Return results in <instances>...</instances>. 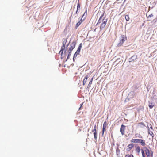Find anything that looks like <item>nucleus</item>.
<instances>
[{
  "label": "nucleus",
  "instance_id": "obj_6",
  "mask_svg": "<svg viewBox=\"0 0 157 157\" xmlns=\"http://www.w3.org/2000/svg\"><path fill=\"white\" fill-rule=\"evenodd\" d=\"M125 126L123 124L121 125L120 130V132H121V134L123 135L124 133V130H125Z\"/></svg>",
  "mask_w": 157,
  "mask_h": 157
},
{
  "label": "nucleus",
  "instance_id": "obj_20",
  "mask_svg": "<svg viewBox=\"0 0 157 157\" xmlns=\"http://www.w3.org/2000/svg\"><path fill=\"white\" fill-rule=\"evenodd\" d=\"M140 151V148L139 146H138L136 149V151L138 153H139Z\"/></svg>",
  "mask_w": 157,
  "mask_h": 157
},
{
  "label": "nucleus",
  "instance_id": "obj_23",
  "mask_svg": "<svg viewBox=\"0 0 157 157\" xmlns=\"http://www.w3.org/2000/svg\"><path fill=\"white\" fill-rule=\"evenodd\" d=\"M106 122L105 121L104 122L103 124V130L105 129V128L106 127Z\"/></svg>",
  "mask_w": 157,
  "mask_h": 157
},
{
  "label": "nucleus",
  "instance_id": "obj_26",
  "mask_svg": "<svg viewBox=\"0 0 157 157\" xmlns=\"http://www.w3.org/2000/svg\"><path fill=\"white\" fill-rule=\"evenodd\" d=\"M61 53V59H62L63 58H64L66 56H65V55L63 54V53Z\"/></svg>",
  "mask_w": 157,
  "mask_h": 157
},
{
  "label": "nucleus",
  "instance_id": "obj_34",
  "mask_svg": "<svg viewBox=\"0 0 157 157\" xmlns=\"http://www.w3.org/2000/svg\"><path fill=\"white\" fill-rule=\"evenodd\" d=\"M77 56L76 55H75V54H74L73 59L74 61L75 59L77 57Z\"/></svg>",
  "mask_w": 157,
  "mask_h": 157
},
{
  "label": "nucleus",
  "instance_id": "obj_43",
  "mask_svg": "<svg viewBox=\"0 0 157 157\" xmlns=\"http://www.w3.org/2000/svg\"><path fill=\"white\" fill-rule=\"evenodd\" d=\"M147 155V157H150V154H147V155Z\"/></svg>",
  "mask_w": 157,
  "mask_h": 157
},
{
  "label": "nucleus",
  "instance_id": "obj_42",
  "mask_svg": "<svg viewBox=\"0 0 157 157\" xmlns=\"http://www.w3.org/2000/svg\"><path fill=\"white\" fill-rule=\"evenodd\" d=\"M125 157H130V155H125Z\"/></svg>",
  "mask_w": 157,
  "mask_h": 157
},
{
  "label": "nucleus",
  "instance_id": "obj_22",
  "mask_svg": "<svg viewBox=\"0 0 157 157\" xmlns=\"http://www.w3.org/2000/svg\"><path fill=\"white\" fill-rule=\"evenodd\" d=\"M86 15H87V10H86L84 13V14L82 15V17H85V18H86Z\"/></svg>",
  "mask_w": 157,
  "mask_h": 157
},
{
  "label": "nucleus",
  "instance_id": "obj_39",
  "mask_svg": "<svg viewBox=\"0 0 157 157\" xmlns=\"http://www.w3.org/2000/svg\"><path fill=\"white\" fill-rule=\"evenodd\" d=\"M149 126L150 127V128L151 129H152L153 130L151 124H149Z\"/></svg>",
  "mask_w": 157,
  "mask_h": 157
},
{
  "label": "nucleus",
  "instance_id": "obj_24",
  "mask_svg": "<svg viewBox=\"0 0 157 157\" xmlns=\"http://www.w3.org/2000/svg\"><path fill=\"white\" fill-rule=\"evenodd\" d=\"M125 18L126 21H128L129 20V16L128 15H125Z\"/></svg>",
  "mask_w": 157,
  "mask_h": 157
},
{
  "label": "nucleus",
  "instance_id": "obj_36",
  "mask_svg": "<svg viewBox=\"0 0 157 157\" xmlns=\"http://www.w3.org/2000/svg\"><path fill=\"white\" fill-rule=\"evenodd\" d=\"M150 155H151V157H152L153 156V151L151 150V151Z\"/></svg>",
  "mask_w": 157,
  "mask_h": 157
},
{
  "label": "nucleus",
  "instance_id": "obj_11",
  "mask_svg": "<svg viewBox=\"0 0 157 157\" xmlns=\"http://www.w3.org/2000/svg\"><path fill=\"white\" fill-rule=\"evenodd\" d=\"M144 149L146 155L150 154V151L146 147H144Z\"/></svg>",
  "mask_w": 157,
  "mask_h": 157
},
{
  "label": "nucleus",
  "instance_id": "obj_9",
  "mask_svg": "<svg viewBox=\"0 0 157 157\" xmlns=\"http://www.w3.org/2000/svg\"><path fill=\"white\" fill-rule=\"evenodd\" d=\"M152 98L155 100L157 99V95L154 90L152 92Z\"/></svg>",
  "mask_w": 157,
  "mask_h": 157
},
{
  "label": "nucleus",
  "instance_id": "obj_49",
  "mask_svg": "<svg viewBox=\"0 0 157 157\" xmlns=\"http://www.w3.org/2000/svg\"><path fill=\"white\" fill-rule=\"evenodd\" d=\"M156 103L157 104V99L156 100V101H155Z\"/></svg>",
  "mask_w": 157,
  "mask_h": 157
},
{
  "label": "nucleus",
  "instance_id": "obj_33",
  "mask_svg": "<svg viewBox=\"0 0 157 157\" xmlns=\"http://www.w3.org/2000/svg\"><path fill=\"white\" fill-rule=\"evenodd\" d=\"M92 83V82L91 81H90L89 82L88 85V86H87L88 88H89L90 86L91 85Z\"/></svg>",
  "mask_w": 157,
  "mask_h": 157
},
{
  "label": "nucleus",
  "instance_id": "obj_12",
  "mask_svg": "<svg viewBox=\"0 0 157 157\" xmlns=\"http://www.w3.org/2000/svg\"><path fill=\"white\" fill-rule=\"evenodd\" d=\"M65 46H63L61 47V50L59 52V54H60V53H63V51L65 49Z\"/></svg>",
  "mask_w": 157,
  "mask_h": 157
},
{
  "label": "nucleus",
  "instance_id": "obj_7",
  "mask_svg": "<svg viewBox=\"0 0 157 157\" xmlns=\"http://www.w3.org/2000/svg\"><path fill=\"white\" fill-rule=\"evenodd\" d=\"M137 58V56L135 55H134L129 59V61L130 62L135 61L136 59Z\"/></svg>",
  "mask_w": 157,
  "mask_h": 157
},
{
  "label": "nucleus",
  "instance_id": "obj_31",
  "mask_svg": "<svg viewBox=\"0 0 157 157\" xmlns=\"http://www.w3.org/2000/svg\"><path fill=\"white\" fill-rule=\"evenodd\" d=\"M141 151H142L141 152H142V157H145V154H144V150L142 149H141Z\"/></svg>",
  "mask_w": 157,
  "mask_h": 157
},
{
  "label": "nucleus",
  "instance_id": "obj_17",
  "mask_svg": "<svg viewBox=\"0 0 157 157\" xmlns=\"http://www.w3.org/2000/svg\"><path fill=\"white\" fill-rule=\"evenodd\" d=\"M149 104L148 106H149L150 109H151L154 106V105L152 104V103H151L150 102H149Z\"/></svg>",
  "mask_w": 157,
  "mask_h": 157
},
{
  "label": "nucleus",
  "instance_id": "obj_37",
  "mask_svg": "<svg viewBox=\"0 0 157 157\" xmlns=\"http://www.w3.org/2000/svg\"><path fill=\"white\" fill-rule=\"evenodd\" d=\"M67 50L66 49L65 51H64V53H63V55H65V56H66V55H67Z\"/></svg>",
  "mask_w": 157,
  "mask_h": 157
},
{
  "label": "nucleus",
  "instance_id": "obj_48",
  "mask_svg": "<svg viewBox=\"0 0 157 157\" xmlns=\"http://www.w3.org/2000/svg\"><path fill=\"white\" fill-rule=\"evenodd\" d=\"M139 137L141 138H142V137L141 136H139Z\"/></svg>",
  "mask_w": 157,
  "mask_h": 157
},
{
  "label": "nucleus",
  "instance_id": "obj_38",
  "mask_svg": "<svg viewBox=\"0 0 157 157\" xmlns=\"http://www.w3.org/2000/svg\"><path fill=\"white\" fill-rule=\"evenodd\" d=\"M80 52H78V51L77 50L76 52L74 54H75L77 56L78 55Z\"/></svg>",
  "mask_w": 157,
  "mask_h": 157
},
{
  "label": "nucleus",
  "instance_id": "obj_14",
  "mask_svg": "<svg viewBox=\"0 0 157 157\" xmlns=\"http://www.w3.org/2000/svg\"><path fill=\"white\" fill-rule=\"evenodd\" d=\"M148 133L150 135H151L152 136V137H153L154 136V135L153 133V132L152 131H150L149 129V126L148 125Z\"/></svg>",
  "mask_w": 157,
  "mask_h": 157
},
{
  "label": "nucleus",
  "instance_id": "obj_32",
  "mask_svg": "<svg viewBox=\"0 0 157 157\" xmlns=\"http://www.w3.org/2000/svg\"><path fill=\"white\" fill-rule=\"evenodd\" d=\"M120 150L117 147V149H116V152H117V154L118 155V154H119V153H120Z\"/></svg>",
  "mask_w": 157,
  "mask_h": 157
},
{
  "label": "nucleus",
  "instance_id": "obj_41",
  "mask_svg": "<svg viewBox=\"0 0 157 157\" xmlns=\"http://www.w3.org/2000/svg\"><path fill=\"white\" fill-rule=\"evenodd\" d=\"M92 131L93 132H97L96 129H94L93 130H92Z\"/></svg>",
  "mask_w": 157,
  "mask_h": 157
},
{
  "label": "nucleus",
  "instance_id": "obj_44",
  "mask_svg": "<svg viewBox=\"0 0 157 157\" xmlns=\"http://www.w3.org/2000/svg\"><path fill=\"white\" fill-rule=\"evenodd\" d=\"M96 125L95 124V125L94 126V129H96Z\"/></svg>",
  "mask_w": 157,
  "mask_h": 157
},
{
  "label": "nucleus",
  "instance_id": "obj_10",
  "mask_svg": "<svg viewBox=\"0 0 157 157\" xmlns=\"http://www.w3.org/2000/svg\"><path fill=\"white\" fill-rule=\"evenodd\" d=\"M134 144H129L128 146V148H127V150L129 151L132 148L134 147Z\"/></svg>",
  "mask_w": 157,
  "mask_h": 157
},
{
  "label": "nucleus",
  "instance_id": "obj_3",
  "mask_svg": "<svg viewBox=\"0 0 157 157\" xmlns=\"http://www.w3.org/2000/svg\"><path fill=\"white\" fill-rule=\"evenodd\" d=\"M76 44V42L75 41H73V42L71 44L70 47L69 48L68 51H69L71 52L75 48Z\"/></svg>",
  "mask_w": 157,
  "mask_h": 157
},
{
  "label": "nucleus",
  "instance_id": "obj_18",
  "mask_svg": "<svg viewBox=\"0 0 157 157\" xmlns=\"http://www.w3.org/2000/svg\"><path fill=\"white\" fill-rule=\"evenodd\" d=\"M85 17H82L80 19V20L78 22H79L81 24L85 19Z\"/></svg>",
  "mask_w": 157,
  "mask_h": 157
},
{
  "label": "nucleus",
  "instance_id": "obj_27",
  "mask_svg": "<svg viewBox=\"0 0 157 157\" xmlns=\"http://www.w3.org/2000/svg\"><path fill=\"white\" fill-rule=\"evenodd\" d=\"M61 53V59H62L63 58H64L66 56H65V55L63 54V53Z\"/></svg>",
  "mask_w": 157,
  "mask_h": 157
},
{
  "label": "nucleus",
  "instance_id": "obj_1",
  "mask_svg": "<svg viewBox=\"0 0 157 157\" xmlns=\"http://www.w3.org/2000/svg\"><path fill=\"white\" fill-rule=\"evenodd\" d=\"M126 40L127 37L126 36L121 35L119 37V43L117 44V46L119 47L121 46Z\"/></svg>",
  "mask_w": 157,
  "mask_h": 157
},
{
  "label": "nucleus",
  "instance_id": "obj_53",
  "mask_svg": "<svg viewBox=\"0 0 157 157\" xmlns=\"http://www.w3.org/2000/svg\"><path fill=\"white\" fill-rule=\"evenodd\" d=\"M81 107V106L80 107ZM81 107H80L79 108V109H80V108Z\"/></svg>",
  "mask_w": 157,
  "mask_h": 157
},
{
  "label": "nucleus",
  "instance_id": "obj_21",
  "mask_svg": "<svg viewBox=\"0 0 157 157\" xmlns=\"http://www.w3.org/2000/svg\"><path fill=\"white\" fill-rule=\"evenodd\" d=\"M94 136V139L95 140H96L97 138V132H93Z\"/></svg>",
  "mask_w": 157,
  "mask_h": 157
},
{
  "label": "nucleus",
  "instance_id": "obj_50",
  "mask_svg": "<svg viewBox=\"0 0 157 157\" xmlns=\"http://www.w3.org/2000/svg\"><path fill=\"white\" fill-rule=\"evenodd\" d=\"M132 157H134L133 155H132Z\"/></svg>",
  "mask_w": 157,
  "mask_h": 157
},
{
  "label": "nucleus",
  "instance_id": "obj_4",
  "mask_svg": "<svg viewBox=\"0 0 157 157\" xmlns=\"http://www.w3.org/2000/svg\"><path fill=\"white\" fill-rule=\"evenodd\" d=\"M104 15V13H103L102 14H101L100 17V18L98 21V22L96 24V25H98V24H100V23L102 22V21H103V20L104 19H107V18H106L105 17H103V16Z\"/></svg>",
  "mask_w": 157,
  "mask_h": 157
},
{
  "label": "nucleus",
  "instance_id": "obj_47",
  "mask_svg": "<svg viewBox=\"0 0 157 157\" xmlns=\"http://www.w3.org/2000/svg\"><path fill=\"white\" fill-rule=\"evenodd\" d=\"M100 13H101V12H98V13L97 14H98H98H99V15H100Z\"/></svg>",
  "mask_w": 157,
  "mask_h": 157
},
{
  "label": "nucleus",
  "instance_id": "obj_29",
  "mask_svg": "<svg viewBox=\"0 0 157 157\" xmlns=\"http://www.w3.org/2000/svg\"><path fill=\"white\" fill-rule=\"evenodd\" d=\"M81 24L79 22H78L76 25L75 28L77 29V27H78Z\"/></svg>",
  "mask_w": 157,
  "mask_h": 157
},
{
  "label": "nucleus",
  "instance_id": "obj_30",
  "mask_svg": "<svg viewBox=\"0 0 157 157\" xmlns=\"http://www.w3.org/2000/svg\"><path fill=\"white\" fill-rule=\"evenodd\" d=\"M131 142L136 143V139H132L131 141Z\"/></svg>",
  "mask_w": 157,
  "mask_h": 157
},
{
  "label": "nucleus",
  "instance_id": "obj_16",
  "mask_svg": "<svg viewBox=\"0 0 157 157\" xmlns=\"http://www.w3.org/2000/svg\"><path fill=\"white\" fill-rule=\"evenodd\" d=\"M82 48V43H80L78 47V48L77 51L78 52H80L81 49Z\"/></svg>",
  "mask_w": 157,
  "mask_h": 157
},
{
  "label": "nucleus",
  "instance_id": "obj_35",
  "mask_svg": "<svg viewBox=\"0 0 157 157\" xmlns=\"http://www.w3.org/2000/svg\"><path fill=\"white\" fill-rule=\"evenodd\" d=\"M153 14H151L148 16V18L151 17H153Z\"/></svg>",
  "mask_w": 157,
  "mask_h": 157
},
{
  "label": "nucleus",
  "instance_id": "obj_45",
  "mask_svg": "<svg viewBox=\"0 0 157 157\" xmlns=\"http://www.w3.org/2000/svg\"><path fill=\"white\" fill-rule=\"evenodd\" d=\"M93 79V78H91V80H90V81H91L92 82Z\"/></svg>",
  "mask_w": 157,
  "mask_h": 157
},
{
  "label": "nucleus",
  "instance_id": "obj_15",
  "mask_svg": "<svg viewBox=\"0 0 157 157\" xmlns=\"http://www.w3.org/2000/svg\"><path fill=\"white\" fill-rule=\"evenodd\" d=\"M67 52H68V55H67V59L65 60L66 62L67 61V60L69 58L70 56L71 55V51H69L68 50Z\"/></svg>",
  "mask_w": 157,
  "mask_h": 157
},
{
  "label": "nucleus",
  "instance_id": "obj_51",
  "mask_svg": "<svg viewBox=\"0 0 157 157\" xmlns=\"http://www.w3.org/2000/svg\"><path fill=\"white\" fill-rule=\"evenodd\" d=\"M82 104H81V106H82Z\"/></svg>",
  "mask_w": 157,
  "mask_h": 157
},
{
  "label": "nucleus",
  "instance_id": "obj_28",
  "mask_svg": "<svg viewBox=\"0 0 157 157\" xmlns=\"http://www.w3.org/2000/svg\"><path fill=\"white\" fill-rule=\"evenodd\" d=\"M61 53V59H62L63 58H64L66 56H65V55L63 54V53Z\"/></svg>",
  "mask_w": 157,
  "mask_h": 157
},
{
  "label": "nucleus",
  "instance_id": "obj_52",
  "mask_svg": "<svg viewBox=\"0 0 157 157\" xmlns=\"http://www.w3.org/2000/svg\"><path fill=\"white\" fill-rule=\"evenodd\" d=\"M141 124H143V123H141Z\"/></svg>",
  "mask_w": 157,
  "mask_h": 157
},
{
  "label": "nucleus",
  "instance_id": "obj_8",
  "mask_svg": "<svg viewBox=\"0 0 157 157\" xmlns=\"http://www.w3.org/2000/svg\"><path fill=\"white\" fill-rule=\"evenodd\" d=\"M89 77V76H88V75L85 76V77L83 80V85H85V84H86V82L87 80V78H88Z\"/></svg>",
  "mask_w": 157,
  "mask_h": 157
},
{
  "label": "nucleus",
  "instance_id": "obj_5",
  "mask_svg": "<svg viewBox=\"0 0 157 157\" xmlns=\"http://www.w3.org/2000/svg\"><path fill=\"white\" fill-rule=\"evenodd\" d=\"M136 143H140L142 146H144L146 145L145 141L142 139H136Z\"/></svg>",
  "mask_w": 157,
  "mask_h": 157
},
{
  "label": "nucleus",
  "instance_id": "obj_46",
  "mask_svg": "<svg viewBox=\"0 0 157 157\" xmlns=\"http://www.w3.org/2000/svg\"><path fill=\"white\" fill-rule=\"evenodd\" d=\"M69 45V44H68L67 45V46H66V47H68V46Z\"/></svg>",
  "mask_w": 157,
  "mask_h": 157
},
{
  "label": "nucleus",
  "instance_id": "obj_19",
  "mask_svg": "<svg viewBox=\"0 0 157 157\" xmlns=\"http://www.w3.org/2000/svg\"><path fill=\"white\" fill-rule=\"evenodd\" d=\"M67 41V39H64V40L62 43L63 46H65Z\"/></svg>",
  "mask_w": 157,
  "mask_h": 157
},
{
  "label": "nucleus",
  "instance_id": "obj_25",
  "mask_svg": "<svg viewBox=\"0 0 157 157\" xmlns=\"http://www.w3.org/2000/svg\"><path fill=\"white\" fill-rule=\"evenodd\" d=\"M61 53V59H62L63 58H64L66 56H65V55L63 54V53Z\"/></svg>",
  "mask_w": 157,
  "mask_h": 157
},
{
  "label": "nucleus",
  "instance_id": "obj_40",
  "mask_svg": "<svg viewBox=\"0 0 157 157\" xmlns=\"http://www.w3.org/2000/svg\"><path fill=\"white\" fill-rule=\"evenodd\" d=\"M105 130V129L103 130V129H102V136H103L104 135Z\"/></svg>",
  "mask_w": 157,
  "mask_h": 157
},
{
  "label": "nucleus",
  "instance_id": "obj_13",
  "mask_svg": "<svg viewBox=\"0 0 157 157\" xmlns=\"http://www.w3.org/2000/svg\"><path fill=\"white\" fill-rule=\"evenodd\" d=\"M80 4H79V2H78L77 6V10L76 12V14H77L78 13V11L79 10H80Z\"/></svg>",
  "mask_w": 157,
  "mask_h": 157
},
{
  "label": "nucleus",
  "instance_id": "obj_2",
  "mask_svg": "<svg viewBox=\"0 0 157 157\" xmlns=\"http://www.w3.org/2000/svg\"><path fill=\"white\" fill-rule=\"evenodd\" d=\"M107 21V19H104L103 20L102 23H101L100 26V29L101 30H102L105 28L106 24Z\"/></svg>",
  "mask_w": 157,
  "mask_h": 157
}]
</instances>
